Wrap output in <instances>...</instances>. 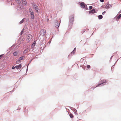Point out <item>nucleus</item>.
<instances>
[{"instance_id":"obj_15","label":"nucleus","mask_w":121,"mask_h":121,"mask_svg":"<svg viewBox=\"0 0 121 121\" xmlns=\"http://www.w3.org/2000/svg\"><path fill=\"white\" fill-rule=\"evenodd\" d=\"M25 18H23L21 21L19 22V24H20L22 23L25 20Z\"/></svg>"},{"instance_id":"obj_6","label":"nucleus","mask_w":121,"mask_h":121,"mask_svg":"<svg viewBox=\"0 0 121 121\" xmlns=\"http://www.w3.org/2000/svg\"><path fill=\"white\" fill-rule=\"evenodd\" d=\"M22 4L25 5H27V3L26 0H22Z\"/></svg>"},{"instance_id":"obj_19","label":"nucleus","mask_w":121,"mask_h":121,"mask_svg":"<svg viewBox=\"0 0 121 121\" xmlns=\"http://www.w3.org/2000/svg\"><path fill=\"white\" fill-rule=\"evenodd\" d=\"M69 116L71 118H73V117L74 116L71 113H70L69 114Z\"/></svg>"},{"instance_id":"obj_21","label":"nucleus","mask_w":121,"mask_h":121,"mask_svg":"<svg viewBox=\"0 0 121 121\" xmlns=\"http://www.w3.org/2000/svg\"><path fill=\"white\" fill-rule=\"evenodd\" d=\"M121 17V14H120L117 17V18L118 19H119Z\"/></svg>"},{"instance_id":"obj_11","label":"nucleus","mask_w":121,"mask_h":121,"mask_svg":"<svg viewBox=\"0 0 121 121\" xmlns=\"http://www.w3.org/2000/svg\"><path fill=\"white\" fill-rule=\"evenodd\" d=\"M29 49L28 48H27L25 49L23 51V53L25 54L28 52Z\"/></svg>"},{"instance_id":"obj_8","label":"nucleus","mask_w":121,"mask_h":121,"mask_svg":"<svg viewBox=\"0 0 121 121\" xmlns=\"http://www.w3.org/2000/svg\"><path fill=\"white\" fill-rule=\"evenodd\" d=\"M15 1L18 4H19V6L22 5L21 3L20 0H15Z\"/></svg>"},{"instance_id":"obj_24","label":"nucleus","mask_w":121,"mask_h":121,"mask_svg":"<svg viewBox=\"0 0 121 121\" xmlns=\"http://www.w3.org/2000/svg\"><path fill=\"white\" fill-rule=\"evenodd\" d=\"M24 57L23 56H22L19 59H21V60H22L23 59V58Z\"/></svg>"},{"instance_id":"obj_28","label":"nucleus","mask_w":121,"mask_h":121,"mask_svg":"<svg viewBox=\"0 0 121 121\" xmlns=\"http://www.w3.org/2000/svg\"><path fill=\"white\" fill-rule=\"evenodd\" d=\"M35 43H33V44H32V46H31V47H34V46H35Z\"/></svg>"},{"instance_id":"obj_9","label":"nucleus","mask_w":121,"mask_h":121,"mask_svg":"<svg viewBox=\"0 0 121 121\" xmlns=\"http://www.w3.org/2000/svg\"><path fill=\"white\" fill-rule=\"evenodd\" d=\"M21 67V64H20L16 66L15 67L17 69H19Z\"/></svg>"},{"instance_id":"obj_2","label":"nucleus","mask_w":121,"mask_h":121,"mask_svg":"<svg viewBox=\"0 0 121 121\" xmlns=\"http://www.w3.org/2000/svg\"><path fill=\"white\" fill-rule=\"evenodd\" d=\"M32 6L35 8V10L38 13L40 12L39 9L37 5L33 4Z\"/></svg>"},{"instance_id":"obj_3","label":"nucleus","mask_w":121,"mask_h":121,"mask_svg":"<svg viewBox=\"0 0 121 121\" xmlns=\"http://www.w3.org/2000/svg\"><path fill=\"white\" fill-rule=\"evenodd\" d=\"M74 19V16L73 15L71 16L69 18V22L71 23H72L73 22V19Z\"/></svg>"},{"instance_id":"obj_7","label":"nucleus","mask_w":121,"mask_h":121,"mask_svg":"<svg viewBox=\"0 0 121 121\" xmlns=\"http://www.w3.org/2000/svg\"><path fill=\"white\" fill-rule=\"evenodd\" d=\"M80 5L82 8H84L85 7L84 3L83 2L81 3Z\"/></svg>"},{"instance_id":"obj_12","label":"nucleus","mask_w":121,"mask_h":121,"mask_svg":"<svg viewBox=\"0 0 121 121\" xmlns=\"http://www.w3.org/2000/svg\"><path fill=\"white\" fill-rule=\"evenodd\" d=\"M95 10L94 9H93L92 10L89 11L90 13H95Z\"/></svg>"},{"instance_id":"obj_14","label":"nucleus","mask_w":121,"mask_h":121,"mask_svg":"<svg viewBox=\"0 0 121 121\" xmlns=\"http://www.w3.org/2000/svg\"><path fill=\"white\" fill-rule=\"evenodd\" d=\"M30 17L31 19H34L35 18V16L34 14H31V15H30Z\"/></svg>"},{"instance_id":"obj_20","label":"nucleus","mask_w":121,"mask_h":121,"mask_svg":"<svg viewBox=\"0 0 121 121\" xmlns=\"http://www.w3.org/2000/svg\"><path fill=\"white\" fill-rule=\"evenodd\" d=\"M30 15H31V14H34L33 12V11H30Z\"/></svg>"},{"instance_id":"obj_26","label":"nucleus","mask_w":121,"mask_h":121,"mask_svg":"<svg viewBox=\"0 0 121 121\" xmlns=\"http://www.w3.org/2000/svg\"><path fill=\"white\" fill-rule=\"evenodd\" d=\"M106 13V12L105 11H104L102 13V14L103 15H104L105 13Z\"/></svg>"},{"instance_id":"obj_17","label":"nucleus","mask_w":121,"mask_h":121,"mask_svg":"<svg viewBox=\"0 0 121 121\" xmlns=\"http://www.w3.org/2000/svg\"><path fill=\"white\" fill-rule=\"evenodd\" d=\"M75 49H76V48H74V50H73V51H72V52H71V54H74V53L75 52Z\"/></svg>"},{"instance_id":"obj_22","label":"nucleus","mask_w":121,"mask_h":121,"mask_svg":"<svg viewBox=\"0 0 121 121\" xmlns=\"http://www.w3.org/2000/svg\"><path fill=\"white\" fill-rule=\"evenodd\" d=\"M92 8V7L91 6H90L89 7V9L91 10Z\"/></svg>"},{"instance_id":"obj_13","label":"nucleus","mask_w":121,"mask_h":121,"mask_svg":"<svg viewBox=\"0 0 121 121\" xmlns=\"http://www.w3.org/2000/svg\"><path fill=\"white\" fill-rule=\"evenodd\" d=\"M18 54V52H15L13 53V55L14 56H17Z\"/></svg>"},{"instance_id":"obj_18","label":"nucleus","mask_w":121,"mask_h":121,"mask_svg":"<svg viewBox=\"0 0 121 121\" xmlns=\"http://www.w3.org/2000/svg\"><path fill=\"white\" fill-rule=\"evenodd\" d=\"M21 61V60L20 59H19L18 60L16 61V63L17 64H18L20 63Z\"/></svg>"},{"instance_id":"obj_29","label":"nucleus","mask_w":121,"mask_h":121,"mask_svg":"<svg viewBox=\"0 0 121 121\" xmlns=\"http://www.w3.org/2000/svg\"><path fill=\"white\" fill-rule=\"evenodd\" d=\"M15 67L14 66H13L12 67V69H15Z\"/></svg>"},{"instance_id":"obj_1","label":"nucleus","mask_w":121,"mask_h":121,"mask_svg":"<svg viewBox=\"0 0 121 121\" xmlns=\"http://www.w3.org/2000/svg\"><path fill=\"white\" fill-rule=\"evenodd\" d=\"M32 36L30 35H28L27 36L26 41L28 43H31L32 41Z\"/></svg>"},{"instance_id":"obj_4","label":"nucleus","mask_w":121,"mask_h":121,"mask_svg":"<svg viewBox=\"0 0 121 121\" xmlns=\"http://www.w3.org/2000/svg\"><path fill=\"white\" fill-rule=\"evenodd\" d=\"M55 25L56 27L57 28L59 27L60 26V22L57 21L55 23Z\"/></svg>"},{"instance_id":"obj_30","label":"nucleus","mask_w":121,"mask_h":121,"mask_svg":"<svg viewBox=\"0 0 121 121\" xmlns=\"http://www.w3.org/2000/svg\"><path fill=\"white\" fill-rule=\"evenodd\" d=\"M2 55H0V59H1L2 57Z\"/></svg>"},{"instance_id":"obj_25","label":"nucleus","mask_w":121,"mask_h":121,"mask_svg":"<svg viewBox=\"0 0 121 121\" xmlns=\"http://www.w3.org/2000/svg\"><path fill=\"white\" fill-rule=\"evenodd\" d=\"M32 11L31 9L30 8L29 9V12H30V11Z\"/></svg>"},{"instance_id":"obj_23","label":"nucleus","mask_w":121,"mask_h":121,"mask_svg":"<svg viewBox=\"0 0 121 121\" xmlns=\"http://www.w3.org/2000/svg\"><path fill=\"white\" fill-rule=\"evenodd\" d=\"M90 67V65H87V68H89Z\"/></svg>"},{"instance_id":"obj_27","label":"nucleus","mask_w":121,"mask_h":121,"mask_svg":"<svg viewBox=\"0 0 121 121\" xmlns=\"http://www.w3.org/2000/svg\"><path fill=\"white\" fill-rule=\"evenodd\" d=\"M100 2H104V0H100Z\"/></svg>"},{"instance_id":"obj_16","label":"nucleus","mask_w":121,"mask_h":121,"mask_svg":"<svg viewBox=\"0 0 121 121\" xmlns=\"http://www.w3.org/2000/svg\"><path fill=\"white\" fill-rule=\"evenodd\" d=\"M98 17L99 19H100L102 18L103 16L101 15H100L98 16Z\"/></svg>"},{"instance_id":"obj_5","label":"nucleus","mask_w":121,"mask_h":121,"mask_svg":"<svg viewBox=\"0 0 121 121\" xmlns=\"http://www.w3.org/2000/svg\"><path fill=\"white\" fill-rule=\"evenodd\" d=\"M111 7V5L110 4H108L105 6V8L106 9H108Z\"/></svg>"},{"instance_id":"obj_10","label":"nucleus","mask_w":121,"mask_h":121,"mask_svg":"<svg viewBox=\"0 0 121 121\" xmlns=\"http://www.w3.org/2000/svg\"><path fill=\"white\" fill-rule=\"evenodd\" d=\"M101 82H102V83L100 84H99L98 85L96 86V87L100 86V85H101L102 84H103V83L105 82H106V80H102L101 81Z\"/></svg>"}]
</instances>
